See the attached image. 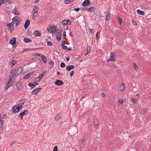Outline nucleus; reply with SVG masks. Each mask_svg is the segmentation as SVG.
I'll list each match as a JSON object with an SVG mask.
<instances>
[{"mask_svg":"<svg viewBox=\"0 0 151 151\" xmlns=\"http://www.w3.org/2000/svg\"><path fill=\"white\" fill-rule=\"evenodd\" d=\"M16 69H12L10 71V73L9 76V79L11 80H14L16 78L17 76L15 72Z\"/></svg>","mask_w":151,"mask_h":151,"instance_id":"1","label":"nucleus"},{"mask_svg":"<svg viewBox=\"0 0 151 151\" xmlns=\"http://www.w3.org/2000/svg\"><path fill=\"white\" fill-rule=\"evenodd\" d=\"M110 58L108 59L107 60V62H108L109 61H110L111 62H114L116 60L115 58H116V56L114 54V52H111L110 53Z\"/></svg>","mask_w":151,"mask_h":151,"instance_id":"2","label":"nucleus"},{"mask_svg":"<svg viewBox=\"0 0 151 151\" xmlns=\"http://www.w3.org/2000/svg\"><path fill=\"white\" fill-rule=\"evenodd\" d=\"M28 113V110H24L23 112H20L19 114H18L19 117H20L21 119H23V116L26 114L27 115Z\"/></svg>","mask_w":151,"mask_h":151,"instance_id":"3","label":"nucleus"},{"mask_svg":"<svg viewBox=\"0 0 151 151\" xmlns=\"http://www.w3.org/2000/svg\"><path fill=\"white\" fill-rule=\"evenodd\" d=\"M39 9L37 7L35 6L33 7L32 14L35 17H36L38 15V11Z\"/></svg>","mask_w":151,"mask_h":151,"instance_id":"4","label":"nucleus"},{"mask_svg":"<svg viewBox=\"0 0 151 151\" xmlns=\"http://www.w3.org/2000/svg\"><path fill=\"white\" fill-rule=\"evenodd\" d=\"M12 109L13 110L12 112L14 113H16L20 110L19 106L18 105H16L13 106Z\"/></svg>","mask_w":151,"mask_h":151,"instance_id":"5","label":"nucleus"},{"mask_svg":"<svg viewBox=\"0 0 151 151\" xmlns=\"http://www.w3.org/2000/svg\"><path fill=\"white\" fill-rule=\"evenodd\" d=\"M12 22H18L19 23L21 21V18L17 16L14 17L12 19Z\"/></svg>","mask_w":151,"mask_h":151,"instance_id":"6","label":"nucleus"},{"mask_svg":"<svg viewBox=\"0 0 151 151\" xmlns=\"http://www.w3.org/2000/svg\"><path fill=\"white\" fill-rule=\"evenodd\" d=\"M61 24L63 25H65L66 24H70L71 21L69 19H64L61 22Z\"/></svg>","mask_w":151,"mask_h":151,"instance_id":"7","label":"nucleus"},{"mask_svg":"<svg viewBox=\"0 0 151 151\" xmlns=\"http://www.w3.org/2000/svg\"><path fill=\"white\" fill-rule=\"evenodd\" d=\"M22 68L21 67L19 66L17 70L16 69L15 72L17 75H19L22 72Z\"/></svg>","mask_w":151,"mask_h":151,"instance_id":"8","label":"nucleus"},{"mask_svg":"<svg viewBox=\"0 0 151 151\" xmlns=\"http://www.w3.org/2000/svg\"><path fill=\"white\" fill-rule=\"evenodd\" d=\"M90 3L89 0H85L82 3V5L83 6H85L89 5Z\"/></svg>","mask_w":151,"mask_h":151,"instance_id":"9","label":"nucleus"},{"mask_svg":"<svg viewBox=\"0 0 151 151\" xmlns=\"http://www.w3.org/2000/svg\"><path fill=\"white\" fill-rule=\"evenodd\" d=\"M55 83L57 86H61L63 85L64 84V83L61 80H57L55 82Z\"/></svg>","mask_w":151,"mask_h":151,"instance_id":"10","label":"nucleus"},{"mask_svg":"<svg viewBox=\"0 0 151 151\" xmlns=\"http://www.w3.org/2000/svg\"><path fill=\"white\" fill-rule=\"evenodd\" d=\"M16 86L18 91H20L22 88L21 83L19 82L17 83L16 84Z\"/></svg>","mask_w":151,"mask_h":151,"instance_id":"11","label":"nucleus"},{"mask_svg":"<svg viewBox=\"0 0 151 151\" xmlns=\"http://www.w3.org/2000/svg\"><path fill=\"white\" fill-rule=\"evenodd\" d=\"M86 8L88 11L91 12H93L96 10V8L93 7H90L89 8L86 7Z\"/></svg>","mask_w":151,"mask_h":151,"instance_id":"12","label":"nucleus"},{"mask_svg":"<svg viewBox=\"0 0 151 151\" xmlns=\"http://www.w3.org/2000/svg\"><path fill=\"white\" fill-rule=\"evenodd\" d=\"M34 72H30V73L27 74L23 78V79L25 80L27 79L30 76V75L34 73Z\"/></svg>","mask_w":151,"mask_h":151,"instance_id":"13","label":"nucleus"},{"mask_svg":"<svg viewBox=\"0 0 151 151\" xmlns=\"http://www.w3.org/2000/svg\"><path fill=\"white\" fill-rule=\"evenodd\" d=\"M30 24V21L29 20H26L25 22L24 27L25 29H27Z\"/></svg>","mask_w":151,"mask_h":151,"instance_id":"14","label":"nucleus"},{"mask_svg":"<svg viewBox=\"0 0 151 151\" xmlns=\"http://www.w3.org/2000/svg\"><path fill=\"white\" fill-rule=\"evenodd\" d=\"M12 13L15 15H19L20 14V13L17 11V9L16 8L14 9L12 11Z\"/></svg>","mask_w":151,"mask_h":151,"instance_id":"15","label":"nucleus"},{"mask_svg":"<svg viewBox=\"0 0 151 151\" xmlns=\"http://www.w3.org/2000/svg\"><path fill=\"white\" fill-rule=\"evenodd\" d=\"M62 114L61 113H58L55 116V119L56 120H59L62 117Z\"/></svg>","mask_w":151,"mask_h":151,"instance_id":"16","label":"nucleus"},{"mask_svg":"<svg viewBox=\"0 0 151 151\" xmlns=\"http://www.w3.org/2000/svg\"><path fill=\"white\" fill-rule=\"evenodd\" d=\"M16 39L15 37L12 38L9 41V43L12 45H14L16 43Z\"/></svg>","mask_w":151,"mask_h":151,"instance_id":"17","label":"nucleus"},{"mask_svg":"<svg viewBox=\"0 0 151 151\" xmlns=\"http://www.w3.org/2000/svg\"><path fill=\"white\" fill-rule=\"evenodd\" d=\"M34 35L36 37H40L41 36V33L38 30L35 31Z\"/></svg>","mask_w":151,"mask_h":151,"instance_id":"18","label":"nucleus"},{"mask_svg":"<svg viewBox=\"0 0 151 151\" xmlns=\"http://www.w3.org/2000/svg\"><path fill=\"white\" fill-rule=\"evenodd\" d=\"M74 66L73 65H68L66 68V70L68 71H69L71 70L74 68Z\"/></svg>","mask_w":151,"mask_h":151,"instance_id":"19","label":"nucleus"},{"mask_svg":"<svg viewBox=\"0 0 151 151\" xmlns=\"http://www.w3.org/2000/svg\"><path fill=\"white\" fill-rule=\"evenodd\" d=\"M6 26L8 27L9 30L10 31V32H12L14 30V28H13L12 26H10V25L8 24L6 25Z\"/></svg>","mask_w":151,"mask_h":151,"instance_id":"20","label":"nucleus"},{"mask_svg":"<svg viewBox=\"0 0 151 151\" xmlns=\"http://www.w3.org/2000/svg\"><path fill=\"white\" fill-rule=\"evenodd\" d=\"M50 66H49V68L51 69L52 68L53 66L54 65V62L51 60L49 63Z\"/></svg>","mask_w":151,"mask_h":151,"instance_id":"21","label":"nucleus"},{"mask_svg":"<svg viewBox=\"0 0 151 151\" xmlns=\"http://www.w3.org/2000/svg\"><path fill=\"white\" fill-rule=\"evenodd\" d=\"M137 13L141 15H144L145 14V12L143 11H142L139 9H138L137 10Z\"/></svg>","mask_w":151,"mask_h":151,"instance_id":"22","label":"nucleus"},{"mask_svg":"<svg viewBox=\"0 0 151 151\" xmlns=\"http://www.w3.org/2000/svg\"><path fill=\"white\" fill-rule=\"evenodd\" d=\"M74 0H65V4H70L74 1Z\"/></svg>","mask_w":151,"mask_h":151,"instance_id":"23","label":"nucleus"},{"mask_svg":"<svg viewBox=\"0 0 151 151\" xmlns=\"http://www.w3.org/2000/svg\"><path fill=\"white\" fill-rule=\"evenodd\" d=\"M41 58L45 63H47V59L45 56L43 55H42Z\"/></svg>","mask_w":151,"mask_h":151,"instance_id":"24","label":"nucleus"},{"mask_svg":"<svg viewBox=\"0 0 151 151\" xmlns=\"http://www.w3.org/2000/svg\"><path fill=\"white\" fill-rule=\"evenodd\" d=\"M24 99H23L21 100H19V104H18V105H23L24 103V102L23 101Z\"/></svg>","mask_w":151,"mask_h":151,"instance_id":"25","label":"nucleus"},{"mask_svg":"<svg viewBox=\"0 0 151 151\" xmlns=\"http://www.w3.org/2000/svg\"><path fill=\"white\" fill-rule=\"evenodd\" d=\"M56 28L54 27V28L52 30V29L48 30V32L50 33H55V32Z\"/></svg>","mask_w":151,"mask_h":151,"instance_id":"26","label":"nucleus"},{"mask_svg":"<svg viewBox=\"0 0 151 151\" xmlns=\"http://www.w3.org/2000/svg\"><path fill=\"white\" fill-rule=\"evenodd\" d=\"M14 80H11H11L9 79V80L8 81V82L7 83V84H8V86H9V87H10L13 84L11 83H14Z\"/></svg>","mask_w":151,"mask_h":151,"instance_id":"27","label":"nucleus"},{"mask_svg":"<svg viewBox=\"0 0 151 151\" xmlns=\"http://www.w3.org/2000/svg\"><path fill=\"white\" fill-rule=\"evenodd\" d=\"M110 15L111 13L110 12H109L108 13L106 17V20L107 21H108L110 17Z\"/></svg>","mask_w":151,"mask_h":151,"instance_id":"28","label":"nucleus"},{"mask_svg":"<svg viewBox=\"0 0 151 151\" xmlns=\"http://www.w3.org/2000/svg\"><path fill=\"white\" fill-rule=\"evenodd\" d=\"M24 41L28 43L32 41L29 38H25L24 39Z\"/></svg>","mask_w":151,"mask_h":151,"instance_id":"29","label":"nucleus"},{"mask_svg":"<svg viewBox=\"0 0 151 151\" xmlns=\"http://www.w3.org/2000/svg\"><path fill=\"white\" fill-rule=\"evenodd\" d=\"M1 115L0 114V127H1L3 123V121L4 120H3L2 118H1Z\"/></svg>","mask_w":151,"mask_h":151,"instance_id":"30","label":"nucleus"},{"mask_svg":"<svg viewBox=\"0 0 151 151\" xmlns=\"http://www.w3.org/2000/svg\"><path fill=\"white\" fill-rule=\"evenodd\" d=\"M38 92L37 88H35L33 90L32 92L31 93L33 94H36Z\"/></svg>","mask_w":151,"mask_h":151,"instance_id":"31","label":"nucleus"},{"mask_svg":"<svg viewBox=\"0 0 151 151\" xmlns=\"http://www.w3.org/2000/svg\"><path fill=\"white\" fill-rule=\"evenodd\" d=\"M57 31H58V32H57L58 34L57 36H61V34L62 32V30L60 29H57Z\"/></svg>","mask_w":151,"mask_h":151,"instance_id":"32","label":"nucleus"},{"mask_svg":"<svg viewBox=\"0 0 151 151\" xmlns=\"http://www.w3.org/2000/svg\"><path fill=\"white\" fill-rule=\"evenodd\" d=\"M117 18L119 20V23L121 25H122V23L123 22L121 18L119 16H118L117 17Z\"/></svg>","mask_w":151,"mask_h":151,"instance_id":"33","label":"nucleus"},{"mask_svg":"<svg viewBox=\"0 0 151 151\" xmlns=\"http://www.w3.org/2000/svg\"><path fill=\"white\" fill-rule=\"evenodd\" d=\"M44 75H44V74H43V73H42L41 74H40L39 76V78L38 79V80H37V82L40 81L41 80L42 77Z\"/></svg>","mask_w":151,"mask_h":151,"instance_id":"34","label":"nucleus"},{"mask_svg":"<svg viewBox=\"0 0 151 151\" xmlns=\"http://www.w3.org/2000/svg\"><path fill=\"white\" fill-rule=\"evenodd\" d=\"M124 84H123L120 85V90L121 91H123L125 89Z\"/></svg>","mask_w":151,"mask_h":151,"instance_id":"35","label":"nucleus"},{"mask_svg":"<svg viewBox=\"0 0 151 151\" xmlns=\"http://www.w3.org/2000/svg\"><path fill=\"white\" fill-rule=\"evenodd\" d=\"M131 101L134 104H136L137 102V100L134 98L132 99Z\"/></svg>","mask_w":151,"mask_h":151,"instance_id":"36","label":"nucleus"},{"mask_svg":"<svg viewBox=\"0 0 151 151\" xmlns=\"http://www.w3.org/2000/svg\"><path fill=\"white\" fill-rule=\"evenodd\" d=\"M91 48V47L89 46L88 45L87 48V53H88L90 52Z\"/></svg>","mask_w":151,"mask_h":151,"instance_id":"37","label":"nucleus"},{"mask_svg":"<svg viewBox=\"0 0 151 151\" xmlns=\"http://www.w3.org/2000/svg\"><path fill=\"white\" fill-rule=\"evenodd\" d=\"M61 39V36H56V39L57 41H60V40Z\"/></svg>","mask_w":151,"mask_h":151,"instance_id":"38","label":"nucleus"},{"mask_svg":"<svg viewBox=\"0 0 151 151\" xmlns=\"http://www.w3.org/2000/svg\"><path fill=\"white\" fill-rule=\"evenodd\" d=\"M65 64L64 63L62 62L61 63V64H60L61 67L64 68V67H65Z\"/></svg>","mask_w":151,"mask_h":151,"instance_id":"39","label":"nucleus"},{"mask_svg":"<svg viewBox=\"0 0 151 151\" xmlns=\"http://www.w3.org/2000/svg\"><path fill=\"white\" fill-rule=\"evenodd\" d=\"M133 66H134V69L136 70V69H137L138 67H137V65H136V64H135V63H134L133 64Z\"/></svg>","mask_w":151,"mask_h":151,"instance_id":"40","label":"nucleus"},{"mask_svg":"<svg viewBox=\"0 0 151 151\" xmlns=\"http://www.w3.org/2000/svg\"><path fill=\"white\" fill-rule=\"evenodd\" d=\"M47 45L50 46H52V45L53 44L50 41H49V42H47Z\"/></svg>","mask_w":151,"mask_h":151,"instance_id":"41","label":"nucleus"},{"mask_svg":"<svg viewBox=\"0 0 151 151\" xmlns=\"http://www.w3.org/2000/svg\"><path fill=\"white\" fill-rule=\"evenodd\" d=\"M89 30H90V33H91L92 34H93L94 33V30L93 29H90Z\"/></svg>","mask_w":151,"mask_h":151,"instance_id":"42","label":"nucleus"},{"mask_svg":"<svg viewBox=\"0 0 151 151\" xmlns=\"http://www.w3.org/2000/svg\"><path fill=\"white\" fill-rule=\"evenodd\" d=\"M16 63V61L15 60H13L11 61V64L13 65H15Z\"/></svg>","mask_w":151,"mask_h":151,"instance_id":"43","label":"nucleus"},{"mask_svg":"<svg viewBox=\"0 0 151 151\" xmlns=\"http://www.w3.org/2000/svg\"><path fill=\"white\" fill-rule=\"evenodd\" d=\"M14 22H12L10 23H9V24H9V25H10V26H12V27L13 28H14Z\"/></svg>","mask_w":151,"mask_h":151,"instance_id":"44","label":"nucleus"},{"mask_svg":"<svg viewBox=\"0 0 151 151\" xmlns=\"http://www.w3.org/2000/svg\"><path fill=\"white\" fill-rule=\"evenodd\" d=\"M58 147L57 146H55L53 150V151H58Z\"/></svg>","mask_w":151,"mask_h":151,"instance_id":"45","label":"nucleus"},{"mask_svg":"<svg viewBox=\"0 0 151 151\" xmlns=\"http://www.w3.org/2000/svg\"><path fill=\"white\" fill-rule=\"evenodd\" d=\"M27 33L29 35H32V32L30 30H28L27 32Z\"/></svg>","mask_w":151,"mask_h":151,"instance_id":"46","label":"nucleus"},{"mask_svg":"<svg viewBox=\"0 0 151 151\" xmlns=\"http://www.w3.org/2000/svg\"><path fill=\"white\" fill-rule=\"evenodd\" d=\"M74 71L72 70V71H71V72L70 73V76L71 77H72L73 76V74H74Z\"/></svg>","mask_w":151,"mask_h":151,"instance_id":"47","label":"nucleus"},{"mask_svg":"<svg viewBox=\"0 0 151 151\" xmlns=\"http://www.w3.org/2000/svg\"><path fill=\"white\" fill-rule=\"evenodd\" d=\"M63 38L64 39L65 38V37H66V32L65 31H64L63 32Z\"/></svg>","mask_w":151,"mask_h":151,"instance_id":"48","label":"nucleus"},{"mask_svg":"<svg viewBox=\"0 0 151 151\" xmlns=\"http://www.w3.org/2000/svg\"><path fill=\"white\" fill-rule=\"evenodd\" d=\"M54 28V26H53V27L50 26L48 29V28H47V30H50V29H52V30Z\"/></svg>","mask_w":151,"mask_h":151,"instance_id":"49","label":"nucleus"},{"mask_svg":"<svg viewBox=\"0 0 151 151\" xmlns=\"http://www.w3.org/2000/svg\"><path fill=\"white\" fill-rule=\"evenodd\" d=\"M84 142V140L83 139H81V145H82V146H83V142Z\"/></svg>","mask_w":151,"mask_h":151,"instance_id":"50","label":"nucleus"},{"mask_svg":"<svg viewBox=\"0 0 151 151\" xmlns=\"http://www.w3.org/2000/svg\"><path fill=\"white\" fill-rule=\"evenodd\" d=\"M80 8H77L76 9H74L73 10H75L76 11L78 12L80 10Z\"/></svg>","mask_w":151,"mask_h":151,"instance_id":"51","label":"nucleus"},{"mask_svg":"<svg viewBox=\"0 0 151 151\" xmlns=\"http://www.w3.org/2000/svg\"><path fill=\"white\" fill-rule=\"evenodd\" d=\"M7 2H8L9 4H11L12 3V1L11 0H8Z\"/></svg>","mask_w":151,"mask_h":151,"instance_id":"52","label":"nucleus"},{"mask_svg":"<svg viewBox=\"0 0 151 151\" xmlns=\"http://www.w3.org/2000/svg\"><path fill=\"white\" fill-rule=\"evenodd\" d=\"M39 78V77H37L35 78L34 80H33V81H37V80H38V79Z\"/></svg>","mask_w":151,"mask_h":151,"instance_id":"53","label":"nucleus"},{"mask_svg":"<svg viewBox=\"0 0 151 151\" xmlns=\"http://www.w3.org/2000/svg\"><path fill=\"white\" fill-rule=\"evenodd\" d=\"M62 48L64 50H66L67 49V47L66 45H64L62 46Z\"/></svg>","mask_w":151,"mask_h":151,"instance_id":"54","label":"nucleus"},{"mask_svg":"<svg viewBox=\"0 0 151 151\" xmlns=\"http://www.w3.org/2000/svg\"><path fill=\"white\" fill-rule=\"evenodd\" d=\"M65 41H63L62 43V44L61 45L62 46H63L65 45Z\"/></svg>","mask_w":151,"mask_h":151,"instance_id":"55","label":"nucleus"},{"mask_svg":"<svg viewBox=\"0 0 151 151\" xmlns=\"http://www.w3.org/2000/svg\"><path fill=\"white\" fill-rule=\"evenodd\" d=\"M119 103H120V104H122L123 103V101L122 100L120 99L119 101Z\"/></svg>","mask_w":151,"mask_h":151,"instance_id":"56","label":"nucleus"},{"mask_svg":"<svg viewBox=\"0 0 151 151\" xmlns=\"http://www.w3.org/2000/svg\"><path fill=\"white\" fill-rule=\"evenodd\" d=\"M3 118H7V116L6 115V114H4L3 116Z\"/></svg>","mask_w":151,"mask_h":151,"instance_id":"57","label":"nucleus"},{"mask_svg":"<svg viewBox=\"0 0 151 151\" xmlns=\"http://www.w3.org/2000/svg\"><path fill=\"white\" fill-rule=\"evenodd\" d=\"M9 87V86H8V84H7V85L5 87V89L6 90H7Z\"/></svg>","mask_w":151,"mask_h":151,"instance_id":"58","label":"nucleus"},{"mask_svg":"<svg viewBox=\"0 0 151 151\" xmlns=\"http://www.w3.org/2000/svg\"><path fill=\"white\" fill-rule=\"evenodd\" d=\"M3 0H0V4L1 5H2L4 4V2H3Z\"/></svg>","mask_w":151,"mask_h":151,"instance_id":"59","label":"nucleus"},{"mask_svg":"<svg viewBox=\"0 0 151 151\" xmlns=\"http://www.w3.org/2000/svg\"><path fill=\"white\" fill-rule=\"evenodd\" d=\"M99 34V32H97L96 34V39L97 40L99 37H98V34Z\"/></svg>","mask_w":151,"mask_h":151,"instance_id":"60","label":"nucleus"},{"mask_svg":"<svg viewBox=\"0 0 151 151\" xmlns=\"http://www.w3.org/2000/svg\"><path fill=\"white\" fill-rule=\"evenodd\" d=\"M33 83H30L28 84V86L29 87H32V85Z\"/></svg>","mask_w":151,"mask_h":151,"instance_id":"61","label":"nucleus"},{"mask_svg":"<svg viewBox=\"0 0 151 151\" xmlns=\"http://www.w3.org/2000/svg\"><path fill=\"white\" fill-rule=\"evenodd\" d=\"M36 86L35 84H34L33 83L32 85L31 88V89L33 88Z\"/></svg>","mask_w":151,"mask_h":151,"instance_id":"62","label":"nucleus"},{"mask_svg":"<svg viewBox=\"0 0 151 151\" xmlns=\"http://www.w3.org/2000/svg\"><path fill=\"white\" fill-rule=\"evenodd\" d=\"M19 106V108L20 110L22 109L23 105H18Z\"/></svg>","mask_w":151,"mask_h":151,"instance_id":"63","label":"nucleus"},{"mask_svg":"<svg viewBox=\"0 0 151 151\" xmlns=\"http://www.w3.org/2000/svg\"><path fill=\"white\" fill-rule=\"evenodd\" d=\"M99 126V124H96L94 125V128L96 129Z\"/></svg>","mask_w":151,"mask_h":151,"instance_id":"64","label":"nucleus"}]
</instances>
